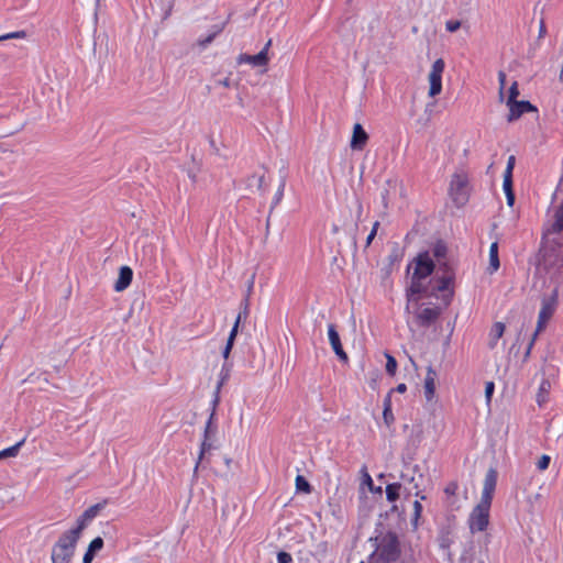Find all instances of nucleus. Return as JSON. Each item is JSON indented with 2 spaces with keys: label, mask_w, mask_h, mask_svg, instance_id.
Returning a JSON list of instances; mask_svg holds the SVG:
<instances>
[{
  "label": "nucleus",
  "mask_w": 563,
  "mask_h": 563,
  "mask_svg": "<svg viewBox=\"0 0 563 563\" xmlns=\"http://www.w3.org/2000/svg\"><path fill=\"white\" fill-rule=\"evenodd\" d=\"M496 484L497 473L495 470L490 468L484 479L481 499L467 518V526L472 534L484 532L489 526L490 507Z\"/></svg>",
  "instance_id": "f257e3e1"
},
{
  "label": "nucleus",
  "mask_w": 563,
  "mask_h": 563,
  "mask_svg": "<svg viewBox=\"0 0 563 563\" xmlns=\"http://www.w3.org/2000/svg\"><path fill=\"white\" fill-rule=\"evenodd\" d=\"M376 550L374 556L383 563L395 562L399 554V541L395 533L387 532L375 538Z\"/></svg>",
  "instance_id": "f03ea898"
},
{
  "label": "nucleus",
  "mask_w": 563,
  "mask_h": 563,
  "mask_svg": "<svg viewBox=\"0 0 563 563\" xmlns=\"http://www.w3.org/2000/svg\"><path fill=\"white\" fill-rule=\"evenodd\" d=\"M80 536L73 530L64 532L58 541L55 543L52 550V562L53 563H69L74 556L76 544Z\"/></svg>",
  "instance_id": "7ed1b4c3"
},
{
  "label": "nucleus",
  "mask_w": 563,
  "mask_h": 563,
  "mask_svg": "<svg viewBox=\"0 0 563 563\" xmlns=\"http://www.w3.org/2000/svg\"><path fill=\"white\" fill-rule=\"evenodd\" d=\"M471 186L468 174L463 169H457L451 177L449 185V196L455 206H464L470 198Z\"/></svg>",
  "instance_id": "20e7f679"
},
{
  "label": "nucleus",
  "mask_w": 563,
  "mask_h": 563,
  "mask_svg": "<svg viewBox=\"0 0 563 563\" xmlns=\"http://www.w3.org/2000/svg\"><path fill=\"white\" fill-rule=\"evenodd\" d=\"M544 268L556 277H563V243H549L543 247Z\"/></svg>",
  "instance_id": "39448f33"
},
{
  "label": "nucleus",
  "mask_w": 563,
  "mask_h": 563,
  "mask_svg": "<svg viewBox=\"0 0 563 563\" xmlns=\"http://www.w3.org/2000/svg\"><path fill=\"white\" fill-rule=\"evenodd\" d=\"M445 63L442 58H438L431 65L428 74L429 90L428 96L434 98L442 91V76L444 73Z\"/></svg>",
  "instance_id": "423d86ee"
},
{
  "label": "nucleus",
  "mask_w": 563,
  "mask_h": 563,
  "mask_svg": "<svg viewBox=\"0 0 563 563\" xmlns=\"http://www.w3.org/2000/svg\"><path fill=\"white\" fill-rule=\"evenodd\" d=\"M556 305H558V299H556L555 291H553V294L551 296L542 299V305H541V309L539 312L538 324H537V330L534 332V338H537L539 332L545 328L548 321L551 319V317L553 316V313L556 309Z\"/></svg>",
  "instance_id": "0eeeda50"
},
{
  "label": "nucleus",
  "mask_w": 563,
  "mask_h": 563,
  "mask_svg": "<svg viewBox=\"0 0 563 563\" xmlns=\"http://www.w3.org/2000/svg\"><path fill=\"white\" fill-rule=\"evenodd\" d=\"M434 263L429 252L420 253L415 260L412 276L415 279H424L432 274Z\"/></svg>",
  "instance_id": "6e6552de"
},
{
  "label": "nucleus",
  "mask_w": 563,
  "mask_h": 563,
  "mask_svg": "<svg viewBox=\"0 0 563 563\" xmlns=\"http://www.w3.org/2000/svg\"><path fill=\"white\" fill-rule=\"evenodd\" d=\"M107 501L98 503L96 505L87 508L77 519L76 526L71 528L74 532H77L78 536H81L84 529L89 525V522L96 518L99 512L104 508Z\"/></svg>",
  "instance_id": "1a4fd4ad"
},
{
  "label": "nucleus",
  "mask_w": 563,
  "mask_h": 563,
  "mask_svg": "<svg viewBox=\"0 0 563 563\" xmlns=\"http://www.w3.org/2000/svg\"><path fill=\"white\" fill-rule=\"evenodd\" d=\"M509 108L508 121H515L519 119L523 113L534 112L537 108L531 104L529 101H512V103L507 104Z\"/></svg>",
  "instance_id": "9d476101"
},
{
  "label": "nucleus",
  "mask_w": 563,
  "mask_h": 563,
  "mask_svg": "<svg viewBox=\"0 0 563 563\" xmlns=\"http://www.w3.org/2000/svg\"><path fill=\"white\" fill-rule=\"evenodd\" d=\"M328 336H329L330 344H331L335 355L342 362H347V360H349L347 354L343 350V346H342V343H341V340H340V335H339L334 324H329V327H328Z\"/></svg>",
  "instance_id": "9b49d317"
},
{
  "label": "nucleus",
  "mask_w": 563,
  "mask_h": 563,
  "mask_svg": "<svg viewBox=\"0 0 563 563\" xmlns=\"http://www.w3.org/2000/svg\"><path fill=\"white\" fill-rule=\"evenodd\" d=\"M440 316V309L437 307H424L416 312V319L419 325L429 327Z\"/></svg>",
  "instance_id": "f8f14e48"
},
{
  "label": "nucleus",
  "mask_w": 563,
  "mask_h": 563,
  "mask_svg": "<svg viewBox=\"0 0 563 563\" xmlns=\"http://www.w3.org/2000/svg\"><path fill=\"white\" fill-rule=\"evenodd\" d=\"M236 62L239 65L250 64L253 67H265L269 62V57L265 56L264 52H260L255 55L240 54Z\"/></svg>",
  "instance_id": "ddd939ff"
},
{
  "label": "nucleus",
  "mask_w": 563,
  "mask_h": 563,
  "mask_svg": "<svg viewBox=\"0 0 563 563\" xmlns=\"http://www.w3.org/2000/svg\"><path fill=\"white\" fill-rule=\"evenodd\" d=\"M368 140L367 133L360 123L354 124L350 146L352 150H363Z\"/></svg>",
  "instance_id": "4468645a"
},
{
  "label": "nucleus",
  "mask_w": 563,
  "mask_h": 563,
  "mask_svg": "<svg viewBox=\"0 0 563 563\" xmlns=\"http://www.w3.org/2000/svg\"><path fill=\"white\" fill-rule=\"evenodd\" d=\"M133 278V271L129 266H122L119 269V276L118 279L114 283V290L118 292H121L125 290L132 282Z\"/></svg>",
  "instance_id": "2eb2a0df"
},
{
  "label": "nucleus",
  "mask_w": 563,
  "mask_h": 563,
  "mask_svg": "<svg viewBox=\"0 0 563 563\" xmlns=\"http://www.w3.org/2000/svg\"><path fill=\"white\" fill-rule=\"evenodd\" d=\"M435 371L429 366L424 378V397L427 401H432L435 395Z\"/></svg>",
  "instance_id": "dca6fc26"
},
{
  "label": "nucleus",
  "mask_w": 563,
  "mask_h": 563,
  "mask_svg": "<svg viewBox=\"0 0 563 563\" xmlns=\"http://www.w3.org/2000/svg\"><path fill=\"white\" fill-rule=\"evenodd\" d=\"M421 280L422 279H415V277L412 276L411 285L407 289V306H406L407 311L410 310L412 303L417 305V302H418L417 295H419L423 290Z\"/></svg>",
  "instance_id": "f3484780"
},
{
  "label": "nucleus",
  "mask_w": 563,
  "mask_h": 563,
  "mask_svg": "<svg viewBox=\"0 0 563 563\" xmlns=\"http://www.w3.org/2000/svg\"><path fill=\"white\" fill-rule=\"evenodd\" d=\"M457 489H459V485L456 482H450L444 488L445 503L453 510H456L460 508V505L457 503V497H456Z\"/></svg>",
  "instance_id": "a211bd4d"
},
{
  "label": "nucleus",
  "mask_w": 563,
  "mask_h": 563,
  "mask_svg": "<svg viewBox=\"0 0 563 563\" xmlns=\"http://www.w3.org/2000/svg\"><path fill=\"white\" fill-rule=\"evenodd\" d=\"M506 330V325L503 322H495L489 331L488 334V347L495 349L497 346V343L499 339L504 335Z\"/></svg>",
  "instance_id": "6ab92c4d"
},
{
  "label": "nucleus",
  "mask_w": 563,
  "mask_h": 563,
  "mask_svg": "<svg viewBox=\"0 0 563 563\" xmlns=\"http://www.w3.org/2000/svg\"><path fill=\"white\" fill-rule=\"evenodd\" d=\"M214 438L211 437H203V440L201 442L200 452L198 456V461L195 465L194 472L196 473L199 468V465L201 461L203 460L205 455L209 453L212 449H214Z\"/></svg>",
  "instance_id": "aec40b11"
},
{
  "label": "nucleus",
  "mask_w": 563,
  "mask_h": 563,
  "mask_svg": "<svg viewBox=\"0 0 563 563\" xmlns=\"http://www.w3.org/2000/svg\"><path fill=\"white\" fill-rule=\"evenodd\" d=\"M550 389H551L550 380L543 378L540 383L539 390L537 394V402L539 406H543L548 401Z\"/></svg>",
  "instance_id": "412c9836"
},
{
  "label": "nucleus",
  "mask_w": 563,
  "mask_h": 563,
  "mask_svg": "<svg viewBox=\"0 0 563 563\" xmlns=\"http://www.w3.org/2000/svg\"><path fill=\"white\" fill-rule=\"evenodd\" d=\"M500 266L499 257H498V243L494 242L489 247V273L493 274L498 271Z\"/></svg>",
  "instance_id": "4be33fe9"
},
{
  "label": "nucleus",
  "mask_w": 563,
  "mask_h": 563,
  "mask_svg": "<svg viewBox=\"0 0 563 563\" xmlns=\"http://www.w3.org/2000/svg\"><path fill=\"white\" fill-rule=\"evenodd\" d=\"M454 279L452 272H446L442 277L437 278L435 289L438 291L449 290Z\"/></svg>",
  "instance_id": "5701e85b"
},
{
  "label": "nucleus",
  "mask_w": 563,
  "mask_h": 563,
  "mask_svg": "<svg viewBox=\"0 0 563 563\" xmlns=\"http://www.w3.org/2000/svg\"><path fill=\"white\" fill-rule=\"evenodd\" d=\"M400 490H401L400 483L388 484L385 488L387 500L389 503H395L400 496Z\"/></svg>",
  "instance_id": "b1692460"
},
{
  "label": "nucleus",
  "mask_w": 563,
  "mask_h": 563,
  "mask_svg": "<svg viewBox=\"0 0 563 563\" xmlns=\"http://www.w3.org/2000/svg\"><path fill=\"white\" fill-rule=\"evenodd\" d=\"M412 506H413V514H412V518H411V525L415 529H417L419 526V520L421 518L423 508H422L420 500H415Z\"/></svg>",
  "instance_id": "393cba45"
},
{
  "label": "nucleus",
  "mask_w": 563,
  "mask_h": 563,
  "mask_svg": "<svg viewBox=\"0 0 563 563\" xmlns=\"http://www.w3.org/2000/svg\"><path fill=\"white\" fill-rule=\"evenodd\" d=\"M295 483L297 492H302L305 494L311 493V485L302 475H297Z\"/></svg>",
  "instance_id": "a878e982"
},
{
  "label": "nucleus",
  "mask_w": 563,
  "mask_h": 563,
  "mask_svg": "<svg viewBox=\"0 0 563 563\" xmlns=\"http://www.w3.org/2000/svg\"><path fill=\"white\" fill-rule=\"evenodd\" d=\"M24 442H25V439H22L14 445L3 449L2 450V459L14 457L18 454L20 448L24 444Z\"/></svg>",
  "instance_id": "bb28decb"
},
{
  "label": "nucleus",
  "mask_w": 563,
  "mask_h": 563,
  "mask_svg": "<svg viewBox=\"0 0 563 563\" xmlns=\"http://www.w3.org/2000/svg\"><path fill=\"white\" fill-rule=\"evenodd\" d=\"M446 252H448L446 245L442 242L435 243L434 246L432 247V255L438 261H440L441 258H444L446 255Z\"/></svg>",
  "instance_id": "cd10ccee"
},
{
  "label": "nucleus",
  "mask_w": 563,
  "mask_h": 563,
  "mask_svg": "<svg viewBox=\"0 0 563 563\" xmlns=\"http://www.w3.org/2000/svg\"><path fill=\"white\" fill-rule=\"evenodd\" d=\"M103 548V540L101 537L95 538L88 545V551L95 555Z\"/></svg>",
  "instance_id": "c85d7f7f"
},
{
  "label": "nucleus",
  "mask_w": 563,
  "mask_h": 563,
  "mask_svg": "<svg viewBox=\"0 0 563 563\" xmlns=\"http://www.w3.org/2000/svg\"><path fill=\"white\" fill-rule=\"evenodd\" d=\"M386 356V372L389 374V375H395L396 373V369H397V362L395 360L394 356H391L390 354L386 353L385 354Z\"/></svg>",
  "instance_id": "c756f323"
},
{
  "label": "nucleus",
  "mask_w": 563,
  "mask_h": 563,
  "mask_svg": "<svg viewBox=\"0 0 563 563\" xmlns=\"http://www.w3.org/2000/svg\"><path fill=\"white\" fill-rule=\"evenodd\" d=\"M328 551H329L328 542H320L317 544V548H316V556L318 558L319 561H321L327 556Z\"/></svg>",
  "instance_id": "7c9ffc66"
},
{
  "label": "nucleus",
  "mask_w": 563,
  "mask_h": 563,
  "mask_svg": "<svg viewBox=\"0 0 563 563\" xmlns=\"http://www.w3.org/2000/svg\"><path fill=\"white\" fill-rule=\"evenodd\" d=\"M519 96L518 82L514 81L509 88L508 98L506 100V104L512 103V101L517 100Z\"/></svg>",
  "instance_id": "2f4dec72"
},
{
  "label": "nucleus",
  "mask_w": 563,
  "mask_h": 563,
  "mask_svg": "<svg viewBox=\"0 0 563 563\" xmlns=\"http://www.w3.org/2000/svg\"><path fill=\"white\" fill-rule=\"evenodd\" d=\"M26 36H27V33L24 30L5 33V34H2V42L8 41V40H13V38L24 40V38H26Z\"/></svg>",
  "instance_id": "473e14b6"
},
{
  "label": "nucleus",
  "mask_w": 563,
  "mask_h": 563,
  "mask_svg": "<svg viewBox=\"0 0 563 563\" xmlns=\"http://www.w3.org/2000/svg\"><path fill=\"white\" fill-rule=\"evenodd\" d=\"M241 320H242V313H239L238 317H236V320L234 322V325H233V328L230 331L229 338L227 340L228 342H231V343L234 344V340L236 338Z\"/></svg>",
  "instance_id": "72a5a7b5"
},
{
  "label": "nucleus",
  "mask_w": 563,
  "mask_h": 563,
  "mask_svg": "<svg viewBox=\"0 0 563 563\" xmlns=\"http://www.w3.org/2000/svg\"><path fill=\"white\" fill-rule=\"evenodd\" d=\"M554 229L555 230H563V201L560 208L555 212V222H554Z\"/></svg>",
  "instance_id": "f704fd0d"
},
{
  "label": "nucleus",
  "mask_w": 563,
  "mask_h": 563,
  "mask_svg": "<svg viewBox=\"0 0 563 563\" xmlns=\"http://www.w3.org/2000/svg\"><path fill=\"white\" fill-rule=\"evenodd\" d=\"M213 416H214V413H211L209 420L207 421V424H206V428H205V432H203V437L214 438V435H216V428L212 427Z\"/></svg>",
  "instance_id": "c9c22d12"
},
{
  "label": "nucleus",
  "mask_w": 563,
  "mask_h": 563,
  "mask_svg": "<svg viewBox=\"0 0 563 563\" xmlns=\"http://www.w3.org/2000/svg\"><path fill=\"white\" fill-rule=\"evenodd\" d=\"M515 164H516V157L514 155H510L507 161V166H506L504 176H512Z\"/></svg>",
  "instance_id": "e433bc0d"
},
{
  "label": "nucleus",
  "mask_w": 563,
  "mask_h": 563,
  "mask_svg": "<svg viewBox=\"0 0 563 563\" xmlns=\"http://www.w3.org/2000/svg\"><path fill=\"white\" fill-rule=\"evenodd\" d=\"M503 189L505 194L514 192L512 190V176H504Z\"/></svg>",
  "instance_id": "4c0bfd02"
},
{
  "label": "nucleus",
  "mask_w": 563,
  "mask_h": 563,
  "mask_svg": "<svg viewBox=\"0 0 563 563\" xmlns=\"http://www.w3.org/2000/svg\"><path fill=\"white\" fill-rule=\"evenodd\" d=\"M460 27H461V22L459 20H449L445 23V29L451 33L457 31Z\"/></svg>",
  "instance_id": "58836bf2"
},
{
  "label": "nucleus",
  "mask_w": 563,
  "mask_h": 563,
  "mask_svg": "<svg viewBox=\"0 0 563 563\" xmlns=\"http://www.w3.org/2000/svg\"><path fill=\"white\" fill-rule=\"evenodd\" d=\"M498 81H499V98L503 100L504 98V88L506 84V74L504 71L498 73Z\"/></svg>",
  "instance_id": "ea45409f"
},
{
  "label": "nucleus",
  "mask_w": 563,
  "mask_h": 563,
  "mask_svg": "<svg viewBox=\"0 0 563 563\" xmlns=\"http://www.w3.org/2000/svg\"><path fill=\"white\" fill-rule=\"evenodd\" d=\"M219 32H220V30H218V31H216V32H213V33L209 34V35H208L207 37H205V38L199 40V41H198L199 46H201V47H206L207 45H209V44L214 40V37L217 36V34H218Z\"/></svg>",
  "instance_id": "a19ab883"
},
{
  "label": "nucleus",
  "mask_w": 563,
  "mask_h": 563,
  "mask_svg": "<svg viewBox=\"0 0 563 563\" xmlns=\"http://www.w3.org/2000/svg\"><path fill=\"white\" fill-rule=\"evenodd\" d=\"M550 461H551V459H550V456H549V455H545V454H544V455H542V456L540 457V460L538 461V464H537L538 468H539L540 471H544V470H547V468L549 467Z\"/></svg>",
  "instance_id": "79ce46f5"
},
{
  "label": "nucleus",
  "mask_w": 563,
  "mask_h": 563,
  "mask_svg": "<svg viewBox=\"0 0 563 563\" xmlns=\"http://www.w3.org/2000/svg\"><path fill=\"white\" fill-rule=\"evenodd\" d=\"M292 558L289 553L285 551H280L277 553V562L278 563H291Z\"/></svg>",
  "instance_id": "37998d69"
},
{
  "label": "nucleus",
  "mask_w": 563,
  "mask_h": 563,
  "mask_svg": "<svg viewBox=\"0 0 563 563\" xmlns=\"http://www.w3.org/2000/svg\"><path fill=\"white\" fill-rule=\"evenodd\" d=\"M362 473H363V484L366 485L371 490H373L374 483H373L371 475L366 471V467H363Z\"/></svg>",
  "instance_id": "c03bdc74"
},
{
  "label": "nucleus",
  "mask_w": 563,
  "mask_h": 563,
  "mask_svg": "<svg viewBox=\"0 0 563 563\" xmlns=\"http://www.w3.org/2000/svg\"><path fill=\"white\" fill-rule=\"evenodd\" d=\"M378 227H379V222L376 221L373 224L372 231L369 232V234H368V236L366 239V246L371 245L372 241L374 240V238H375V235L377 233Z\"/></svg>",
  "instance_id": "a18cd8bd"
},
{
  "label": "nucleus",
  "mask_w": 563,
  "mask_h": 563,
  "mask_svg": "<svg viewBox=\"0 0 563 563\" xmlns=\"http://www.w3.org/2000/svg\"><path fill=\"white\" fill-rule=\"evenodd\" d=\"M383 419H384L385 423L389 427L395 420L393 410L391 409H388V411L383 410Z\"/></svg>",
  "instance_id": "49530a36"
},
{
  "label": "nucleus",
  "mask_w": 563,
  "mask_h": 563,
  "mask_svg": "<svg viewBox=\"0 0 563 563\" xmlns=\"http://www.w3.org/2000/svg\"><path fill=\"white\" fill-rule=\"evenodd\" d=\"M494 389H495L494 383L493 382H487L486 385H485V396H486V399H487L488 402L490 401V398H492V395L494 393Z\"/></svg>",
  "instance_id": "de8ad7c7"
},
{
  "label": "nucleus",
  "mask_w": 563,
  "mask_h": 563,
  "mask_svg": "<svg viewBox=\"0 0 563 563\" xmlns=\"http://www.w3.org/2000/svg\"><path fill=\"white\" fill-rule=\"evenodd\" d=\"M284 188H285V181H283L275 195V202H274V206L278 205L279 201L282 200L283 196H284Z\"/></svg>",
  "instance_id": "09e8293b"
},
{
  "label": "nucleus",
  "mask_w": 563,
  "mask_h": 563,
  "mask_svg": "<svg viewBox=\"0 0 563 563\" xmlns=\"http://www.w3.org/2000/svg\"><path fill=\"white\" fill-rule=\"evenodd\" d=\"M394 390H390L386 397L384 398V401H383V407H384V410L388 411V409H391V394H393Z\"/></svg>",
  "instance_id": "8fccbe9b"
},
{
  "label": "nucleus",
  "mask_w": 563,
  "mask_h": 563,
  "mask_svg": "<svg viewBox=\"0 0 563 563\" xmlns=\"http://www.w3.org/2000/svg\"><path fill=\"white\" fill-rule=\"evenodd\" d=\"M232 347H233V343L227 341V344L222 351V356L224 360L229 358Z\"/></svg>",
  "instance_id": "3c124183"
},
{
  "label": "nucleus",
  "mask_w": 563,
  "mask_h": 563,
  "mask_svg": "<svg viewBox=\"0 0 563 563\" xmlns=\"http://www.w3.org/2000/svg\"><path fill=\"white\" fill-rule=\"evenodd\" d=\"M93 558H95V554L87 550L86 553L84 554L82 562L84 563H91Z\"/></svg>",
  "instance_id": "603ef678"
},
{
  "label": "nucleus",
  "mask_w": 563,
  "mask_h": 563,
  "mask_svg": "<svg viewBox=\"0 0 563 563\" xmlns=\"http://www.w3.org/2000/svg\"><path fill=\"white\" fill-rule=\"evenodd\" d=\"M218 84L224 88H230L231 79H230V77H225L224 79L219 80Z\"/></svg>",
  "instance_id": "864d4df0"
},
{
  "label": "nucleus",
  "mask_w": 563,
  "mask_h": 563,
  "mask_svg": "<svg viewBox=\"0 0 563 563\" xmlns=\"http://www.w3.org/2000/svg\"><path fill=\"white\" fill-rule=\"evenodd\" d=\"M506 195V198H507V205L509 207H512L514 203H515V194L514 192H508V194H505Z\"/></svg>",
  "instance_id": "5fc2aeb1"
},
{
  "label": "nucleus",
  "mask_w": 563,
  "mask_h": 563,
  "mask_svg": "<svg viewBox=\"0 0 563 563\" xmlns=\"http://www.w3.org/2000/svg\"><path fill=\"white\" fill-rule=\"evenodd\" d=\"M383 203H384V207L386 208L388 206V202H389V189H386L383 195Z\"/></svg>",
  "instance_id": "6e6d98bb"
},
{
  "label": "nucleus",
  "mask_w": 563,
  "mask_h": 563,
  "mask_svg": "<svg viewBox=\"0 0 563 563\" xmlns=\"http://www.w3.org/2000/svg\"><path fill=\"white\" fill-rule=\"evenodd\" d=\"M394 390H396L397 393L404 394L407 390V386H406V384L401 383V384L397 385V387Z\"/></svg>",
  "instance_id": "4d7b16f0"
},
{
  "label": "nucleus",
  "mask_w": 563,
  "mask_h": 563,
  "mask_svg": "<svg viewBox=\"0 0 563 563\" xmlns=\"http://www.w3.org/2000/svg\"><path fill=\"white\" fill-rule=\"evenodd\" d=\"M387 185H388L389 189H393V190H397V189H398V187H399V189H401V186H399V184H398L397 181H390V180H389V181L387 183Z\"/></svg>",
  "instance_id": "13d9d810"
},
{
  "label": "nucleus",
  "mask_w": 563,
  "mask_h": 563,
  "mask_svg": "<svg viewBox=\"0 0 563 563\" xmlns=\"http://www.w3.org/2000/svg\"><path fill=\"white\" fill-rule=\"evenodd\" d=\"M271 45H272V40H268L267 43L265 44V46L263 47V49L261 51V52L265 53V56H268V51H269Z\"/></svg>",
  "instance_id": "bf43d9fd"
},
{
  "label": "nucleus",
  "mask_w": 563,
  "mask_h": 563,
  "mask_svg": "<svg viewBox=\"0 0 563 563\" xmlns=\"http://www.w3.org/2000/svg\"><path fill=\"white\" fill-rule=\"evenodd\" d=\"M418 487H419V486H418V484H416V485H415V488L417 489V492L415 493V495H416L417 497H419L421 500H424L427 497H426V495H422V494H421V492L418 489Z\"/></svg>",
  "instance_id": "052dcab7"
},
{
  "label": "nucleus",
  "mask_w": 563,
  "mask_h": 563,
  "mask_svg": "<svg viewBox=\"0 0 563 563\" xmlns=\"http://www.w3.org/2000/svg\"><path fill=\"white\" fill-rule=\"evenodd\" d=\"M225 371L224 375L222 376L221 378V384L223 383V380L228 377L229 375V369H225V365L222 367V373Z\"/></svg>",
  "instance_id": "680f3d73"
},
{
  "label": "nucleus",
  "mask_w": 563,
  "mask_h": 563,
  "mask_svg": "<svg viewBox=\"0 0 563 563\" xmlns=\"http://www.w3.org/2000/svg\"><path fill=\"white\" fill-rule=\"evenodd\" d=\"M544 32H545V26H544L543 22H541L540 35H542Z\"/></svg>",
  "instance_id": "e2e57ef3"
},
{
  "label": "nucleus",
  "mask_w": 563,
  "mask_h": 563,
  "mask_svg": "<svg viewBox=\"0 0 563 563\" xmlns=\"http://www.w3.org/2000/svg\"><path fill=\"white\" fill-rule=\"evenodd\" d=\"M372 492H375V493H380L382 492V487H373V490Z\"/></svg>",
  "instance_id": "0e129e2a"
},
{
  "label": "nucleus",
  "mask_w": 563,
  "mask_h": 563,
  "mask_svg": "<svg viewBox=\"0 0 563 563\" xmlns=\"http://www.w3.org/2000/svg\"><path fill=\"white\" fill-rule=\"evenodd\" d=\"M534 340H536V338L533 336V338H532V341H531V343H530L529 349H531V346H532V344H533ZM527 353H530V350H527Z\"/></svg>",
  "instance_id": "69168bd1"
},
{
  "label": "nucleus",
  "mask_w": 563,
  "mask_h": 563,
  "mask_svg": "<svg viewBox=\"0 0 563 563\" xmlns=\"http://www.w3.org/2000/svg\"><path fill=\"white\" fill-rule=\"evenodd\" d=\"M263 181H264V177H260V179H258V183H260L258 186L260 187L262 186Z\"/></svg>",
  "instance_id": "338daca9"
},
{
  "label": "nucleus",
  "mask_w": 563,
  "mask_h": 563,
  "mask_svg": "<svg viewBox=\"0 0 563 563\" xmlns=\"http://www.w3.org/2000/svg\"><path fill=\"white\" fill-rule=\"evenodd\" d=\"M483 563V562H482Z\"/></svg>",
  "instance_id": "774afa93"
}]
</instances>
